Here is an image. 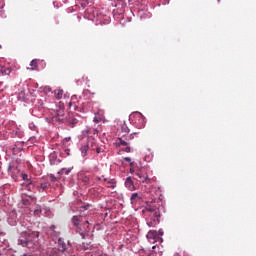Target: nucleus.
I'll return each instance as SVG.
<instances>
[{
	"mask_svg": "<svg viewBox=\"0 0 256 256\" xmlns=\"http://www.w3.org/2000/svg\"><path fill=\"white\" fill-rule=\"evenodd\" d=\"M159 235H163V232L161 230H159Z\"/></svg>",
	"mask_w": 256,
	"mask_h": 256,
	"instance_id": "72a5a7b5",
	"label": "nucleus"
},
{
	"mask_svg": "<svg viewBox=\"0 0 256 256\" xmlns=\"http://www.w3.org/2000/svg\"><path fill=\"white\" fill-rule=\"evenodd\" d=\"M33 213H34V215H35L36 217H39V215H41V207H38L37 209H35V210L33 211Z\"/></svg>",
	"mask_w": 256,
	"mask_h": 256,
	"instance_id": "412c9836",
	"label": "nucleus"
},
{
	"mask_svg": "<svg viewBox=\"0 0 256 256\" xmlns=\"http://www.w3.org/2000/svg\"><path fill=\"white\" fill-rule=\"evenodd\" d=\"M157 237H158V233L155 230H150L147 234V239H149V240H151V239L155 240V239H157Z\"/></svg>",
	"mask_w": 256,
	"mask_h": 256,
	"instance_id": "4468645a",
	"label": "nucleus"
},
{
	"mask_svg": "<svg viewBox=\"0 0 256 256\" xmlns=\"http://www.w3.org/2000/svg\"><path fill=\"white\" fill-rule=\"evenodd\" d=\"M55 97H56V99H62V97H63V90H56L55 91Z\"/></svg>",
	"mask_w": 256,
	"mask_h": 256,
	"instance_id": "a211bd4d",
	"label": "nucleus"
},
{
	"mask_svg": "<svg viewBox=\"0 0 256 256\" xmlns=\"http://www.w3.org/2000/svg\"><path fill=\"white\" fill-rule=\"evenodd\" d=\"M69 173H71L70 170H67V171L65 172L66 175H69Z\"/></svg>",
	"mask_w": 256,
	"mask_h": 256,
	"instance_id": "2f4dec72",
	"label": "nucleus"
},
{
	"mask_svg": "<svg viewBox=\"0 0 256 256\" xmlns=\"http://www.w3.org/2000/svg\"><path fill=\"white\" fill-rule=\"evenodd\" d=\"M72 106H73V103H72V102H70V103H69V107H72Z\"/></svg>",
	"mask_w": 256,
	"mask_h": 256,
	"instance_id": "473e14b6",
	"label": "nucleus"
},
{
	"mask_svg": "<svg viewBox=\"0 0 256 256\" xmlns=\"http://www.w3.org/2000/svg\"><path fill=\"white\" fill-rule=\"evenodd\" d=\"M174 256H181V254L179 252H176Z\"/></svg>",
	"mask_w": 256,
	"mask_h": 256,
	"instance_id": "7c9ffc66",
	"label": "nucleus"
},
{
	"mask_svg": "<svg viewBox=\"0 0 256 256\" xmlns=\"http://www.w3.org/2000/svg\"><path fill=\"white\" fill-rule=\"evenodd\" d=\"M95 147H97V142L94 140V138H87V142L80 148L82 157H87V152L89 149L95 151Z\"/></svg>",
	"mask_w": 256,
	"mask_h": 256,
	"instance_id": "7ed1b4c3",
	"label": "nucleus"
},
{
	"mask_svg": "<svg viewBox=\"0 0 256 256\" xmlns=\"http://www.w3.org/2000/svg\"><path fill=\"white\" fill-rule=\"evenodd\" d=\"M125 187H127V189H129V191H135V189H137L135 187V184L133 183V179L131 178V176L126 178Z\"/></svg>",
	"mask_w": 256,
	"mask_h": 256,
	"instance_id": "9d476101",
	"label": "nucleus"
},
{
	"mask_svg": "<svg viewBox=\"0 0 256 256\" xmlns=\"http://www.w3.org/2000/svg\"><path fill=\"white\" fill-rule=\"evenodd\" d=\"M27 95H29V91L25 88H22L18 92V100L25 101L27 99Z\"/></svg>",
	"mask_w": 256,
	"mask_h": 256,
	"instance_id": "1a4fd4ad",
	"label": "nucleus"
},
{
	"mask_svg": "<svg viewBox=\"0 0 256 256\" xmlns=\"http://www.w3.org/2000/svg\"><path fill=\"white\" fill-rule=\"evenodd\" d=\"M131 139H133L132 135L127 136L125 139L123 138H118L116 145H118V147H126L125 151L126 153H131V147H129V141H131Z\"/></svg>",
	"mask_w": 256,
	"mask_h": 256,
	"instance_id": "39448f33",
	"label": "nucleus"
},
{
	"mask_svg": "<svg viewBox=\"0 0 256 256\" xmlns=\"http://www.w3.org/2000/svg\"><path fill=\"white\" fill-rule=\"evenodd\" d=\"M48 187H49L48 182H44V183L40 184V188L42 189V191H45V189H47Z\"/></svg>",
	"mask_w": 256,
	"mask_h": 256,
	"instance_id": "aec40b11",
	"label": "nucleus"
},
{
	"mask_svg": "<svg viewBox=\"0 0 256 256\" xmlns=\"http://www.w3.org/2000/svg\"><path fill=\"white\" fill-rule=\"evenodd\" d=\"M21 175H22L23 181H27L28 182L26 187L29 189V187H31V180L29 179V175H27V174H21Z\"/></svg>",
	"mask_w": 256,
	"mask_h": 256,
	"instance_id": "f3484780",
	"label": "nucleus"
},
{
	"mask_svg": "<svg viewBox=\"0 0 256 256\" xmlns=\"http://www.w3.org/2000/svg\"><path fill=\"white\" fill-rule=\"evenodd\" d=\"M66 140H67V141H71V137H69V138H66Z\"/></svg>",
	"mask_w": 256,
	"mask_h": 256,
	"instance_id": "f704fd0d",
	"label": "nucleus"
},
{
	"mask_svg": "<svg viewBox=\"0 0 256 256\" xmlns=\"http://www.w3.org/2000/svg\"><path fill=\"white\" fill-rule=\"evenodd\" d=\"M135 175H137L138 177L137 181H139L140 183L150 184L153 182V179L149 178L147 173L143 172L142 170H139L138 172H136Z\"/></svg>",
	"mask_w": 256,
	"mask_h": 256,
	"instance_id": "423d86ee",
	"label": "nucleus"
},
{
	"mask_svg": "<svg viewBox=\"0 0 256 256\" xmlns=\"http://www.w3.org/2000/svg\"><path fill=\"white\" fill-rule=\"evenodd\" d=\"M141 199H143V197L141 196V193H133L130 197V201L132 205H137V203H139V201H141Z\"/></svg>",
	"mask_w": 256,
	"mask_h": 256,
	"instance_id": "6e6552de",
	"label": "nucleus"
},
{
	"mask_svg": "<svg viewBox=\"0 0 256 256\" xmlns=\"http://www.w3.org/2000/svg\"><path fill=\"white\" fill-rule=\"evenodd\" d=\"M0 72L2 73V75H10L11 68H7L5 66H0Z\"/></svg>",
	"mask_w": 256,
	"mask_h": 256,
	"instance_id": "dca6fc26",
	"label": "nucleus"
},
{
	"mask_svg": "<svg viewBox=\"0 0 256 256\" xmlns=\"http://www.w3.org/2000/svg\"><path fill=\"white\" fill-rule=\"evenodd\" d=\"M8 173L12 179H14V181H17V179H19V175H21V169H19L17 166L9 165Z\"/></svg>",
	"mask_w": 256,
	"mask_h": 256,
	"instance_id": "0eeeda50",
	"label": "nucleus"
},
{
	"mask_svg": "<svg viewBox=\"0 0 256 256\" xmlns=\"http://www.w3.org/2000/svg\"><path fill=\"white\" fill-rule=\"evenodd\" d=\"M86 224H89V221H86Z\"/></svg>",
	"mask_w": 256,
	"mask_h": 256,
	"instance_id": "c9c22d12",
	"label": "nucleus"
},
{
	"mask_svg": "<svg viewBox=\"0 0 256 256\" xmlns=\"http://www.w3.org/2000/svg\"><path fill=\"white\" fill-rule=\"evenodd\" d=\"M124 161H126L127 163H130V167H133V162H131V158L130 157H125Z\"/></svg>",
	"mask_w": 256,
	"mask_h": 256,
	"instance_id": "5701e85b",
	"label": "nucleus"
},
{
	"mask_svg": "<svg viewBox=\"0 0 256 256\" xmlns=\"http://www.w3.org/2000/svg\"><path fill=\"white\" fill-rule=\"evenodd\" d=\"M82 247L84 251H89V249H91V244L82 243Z\"/></svg>",
	"mask_w": 256,
	"mask_h": 256,
	"instance_id": "4be33fe9",
	"label": "nucleus"
},
{
	"mask_svg": "<svg viewBox=\"0 0 256 256\" xmlns=\"http://www.w3.org/2000/svg\"><path fill=\"white\" fill-rule=\"evenodd\" d=\"M96 180L97 181H103V178L102 177H96Z\"/></svg>",
	"mask_w": 256,
	"mask_h": 256,
	"instance_id": "cd10ccee",
	"label": "nucleus"
},
{
	"mask_svg": "<svg viewBox=\"0 0 256 256\" xmlns=\"http://www.w3.org/2000/svg\"><path fill=\"white\" fill-rule=\"evenodd\" d=\"M145 211L148 213H152L154 217L153 218L154 224L152 222L148 223L149 227H153V225H157V223H159V218L161 217V214L159 213V208H157L156 206L149 205L145 208Z\"/></svg>",
	"mask_w": 256,
	"mask_h": 256,
	"instance_id": "20e7f679",
	"label": "nucleus"
},
{
	"mask_svg": "<svg viewBox=\"0 0 256 256\" xmlns=\"http://www.w3.org/2000/svg\"><path fill=\"white\" fill-rule=\"evenodd\" d=\"M105 181V187H108L109 189H115L117 187V181L115 179L108 180L107 178H104Z\"/></svg>",
	"mask_w": 256,
	"mask_h": 256,
	"instance_id": "f8f14e48",
	"label": "nucleus"
},
{
	"mask_svg": "<svg viewBox=\"0 0 256 256\" xmlns=\"http://www.w3.org/2000/svg\"><path fill=\"white\" fill-rule=\"evenodd\" d=\"M31 71H35L37 69V60H32L30 63Z\"/></svg>",
	"mask_w": 256,
	"mask_h": 256,
	"instance_id": "6ab92c4d",
	"label": "nucleus"
},
{
	"mask_svg": "<svg viewBox=\"0 0 256 256\" xmlns=\"http://www.w3.org/2000/svg\"><path fill=\"white\" fill-rule=\"evenodd\" d=\"M80 235H81L82 239H85V233L81 232Z\"/></svg>",
	"mask_w": 256,
	"mask_h": 256,
	"instance_id": "c85d7f7f",
	"label": "nucleus"
},
{
	"mask_svg": "<svg viewBox=\"0 0 256 256\" xmlns=\"http://www.w3.org/2000/svg\"><path fill=\"white\" fill-rule=\"evenodd\" d=\"M58 250L62 253H65V251H67V244L62 238L58 239Z\"/></svg>",
	"mask_w": 256,
	"mask_h": 256,
	"instance_id": "ddd939ff",
	"label": "nucleus"
},
{
	"mask_svg": "<svg viewBox=\"0 0 256 256\" xmlns=\"http://www.w3.org/2000/svg\"><path fill=\"white\" fill-rule=\"evenodd\" d=\"M72 223L75 227H79V225H81V216H73Z\"/></svg>",
	"mask_w": 256,
	"mask_h": 256,
	"instance_id": "2eb2a0df",
	"label": "nucleus"
},
{
	"mask_svg": "<svg viewBox=\"0 0 256 256\" xmlns=\"http://www.w3.org/2000/svg\"><path fill=\"white\" fill-rule=\"evenodd\" d=\"M67 117L65 116V104L59 102L54 110L52 121L54 123H65Z\"/></svg>",
	"mask_w": 256,
	"mask_h": 256,
	"instance_id": "f03ea898",
	"label": "nucleus"
},
{
	"mask_svg": "<svg viewBox=\"0 0 256 256\" xmlns=\"http://www.w3.org/2000/svg\"><path fill=\"white\" fill-rule=\"evenodd\" d=\"M82 209H85V211H87V209H89V205L83 206Z\"/></svg>",
	"mask_w": 256,
	"mask_h": 256,
	"instance_id": "bb28decb",
	"label": "nucleus"
},
{
	"mask_svg": "<svg viewBox=\"0 0 256 256\" xmlns=\"http://www.w3.org/2000/svg\"><path fill=\"white\" fill-rule=\"evenodd\" d=\"M94 151H96V153H98V154L101 153V147H98V146L96 145Z\"/></svg>",
	"mask_w": 256,
	"mask_h": 256,
	"instance_id": "a878e982",
	"label": "nucleus"
},
{
	"mask_svg": "<svg viewBox=\"0 0 256 256\" xmlns=\"http://www.w3.org/2000/svg\"><path fill=\"white\" fill-rule=\"evenodd\" d=\"M37 239H39V233L32 232L29 234L27 232H23L18 240V243L19 245H22V247L34 249L39 243Z\"/></svg>",
	"mask_w": 256,
	"mask_h": 256,
	"instance_id": "f257e3e1",
	"label": "nucleus"
},
{
	"mask_svg": "<svg viewBox=\"0 0 256 256\" xmlns=\"http://www.w3.org/2000/svg\"><path fill=\"white\" fill-rule=\"evenodd\" d=\"M130 173H135V170L133 169V167L130 168Z\"/></svg>",
	"mask_w": 256,
	"mask_h": 256,
	"instance_id": "c756f323",
	"label": "nucleus"
},
{
	"mask_svg": "<svg viewBox=\"0 0 256 256\" xmlns=\"http://www.w3.org/2000/svg\"><path fill=\"white\" fill-rule=\"evenodd\" d=\"M65 123L69 125V127H77V124L79 123V120L77 118L70 116L68 119L66 118Z\"/></svg>",
	"mask_w": 256,
	"mask_h": 256,
	"instance_id": "9b49d317",
	"label": "nucleus"
},
{
	"mask_svg": "<svg viewBox=\"0 0 256 256\" xmlns=\"http://www.w3.org/2000/svg\"><path fill=\"white\" fill-rule=\"evenodd\" d=\"M83 182L85 183V185H89V183H91L90 180H89V177H87V176H85L83 178Z\"/></svg>",
	"mask_w": 256,
	"mask_h": 256,
	"instance_id": "b1692460",
	"label": "nucleus"
},
{
	"mask_svg": "<svg viewBox=\"0 0 256 256\" xmlns=\"http://www.w3.org/2000/svg\"><path fill=\"white\" fill-rule=\"evenodd\" d=\"M123 133H129V128L127 126H122Z\"/></svg>",
	"mask_w": 256,
	"mask_h": 256,
	"instance_id": "393cba45",
	"label": "nucleus"
}]
</instances>
